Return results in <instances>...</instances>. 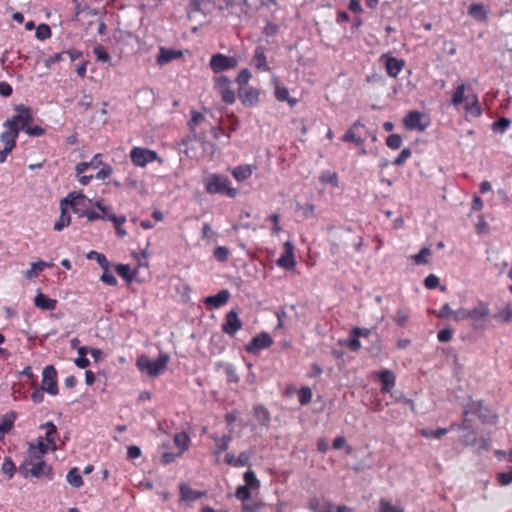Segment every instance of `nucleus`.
Returning <instances> with one entry per match:
<instances>
[{
	"mask_svg": "<svg viewBox=\"0 0 512 512\" xmlns=\"http://www.w3.org/2000/svg\"><path fill=\"white\" fill-rule=\"evenodd\" d=\"M94 206L96 208H98L100 216H101V220H103V221L113 222L118 217L117 215H115L113 213L111 207L103 205V202L101 200H97L94 203Z\"/></svg>",
	"mask_w": 512,
	"mask_h": 512,
	"instance_id": "e433bc0d",
	"label": "nucleus"
},
{
	"mask_svg": "<svg viewBox=\"0 0 512 512\" xmlns=\"http://www.w3.org/2000/svg\"><path fill=\"white\" fill-rule=\"evenodd\" d=\"M239 97L245 106H254L259 101V91L253 87L239 88Z\"/></svg>",
	"mask_w": 512,
	"mask_h": 512,
	"instance_id": "aec40b11",
	"label": "nucleus"
},
{
	"mask_svg": "<svg viewBox=\"0 0 512 512\" xmlns=\"http://www.w3.org/2000/svg\"><path fill=\"white\" fill-rule=\"evenodd\" d=\"M229 255H230V251L227 247L225 246H218L215 250H214V257L220 261V262H225L228 260L229 258Z\"/></svg>",
	"mask_w": 512,
	"mask_h": 512,
	"instance_id": "e2e57ef3",
	"label": "nucleus"
},
{
	"mask_svg": "<svg viewBox=\"0 0 512 512\" xmlns=\"http://www.w3.org/2000/svg\"><path fill=\"white\" fill-rule=\"evenodd\" d=\"M275 97L280 102L287 101L291 107L297 103V99L289 97V90L286 87L276 86Z\"/></svg>",
	"mask_w": 512,
	"mask_h": 512,
	"instance_id": "4c0bfd02",
	"label": "nucleus"
},
{
	"mask_svg": "<svg viewBox=\"0 0 512 512\" xmlns=\"http://www.w3.org/2000/svg\"><path fill=\"white\" fill-rule=\"evenodd\" d=\"M34 305L39 309L52 311L56 309L57 300L49 298L43 293H38L34 298Z\"/></svg>",
	"mask_w": 512,
	"mask_h": 512,
	"instance_id": "393cba45",
	"label": "nucleus"
},
{
	"mask_svg": "<svg viewBox=\"0 0 512 512\" xmlns=\"http://www.w3.org/2000/svg\"><path fill=\"white\" fill-rule=\"evenodd\" d=\"M378 379L382 384L381 391L390 393L396 383L395 374L389 369H384L378 373Z\"/></svg>",
	"mask_w": 512,
	"mask_h": 512,
	"instance_id": "412c9836",
	"label": "nucleus"
},
{
	"mask_svg": "<svg viewBox=\"0 0 512 512\" xmlns=\"http://www.w3.org/2000/svg\"><path fill=\"white\" fill-rule=\"evenodd\" d=\"M88 353V347L82 346L78 348V354L79 357L75 359V364L79 368H86L90 365V361L88 358H86V354Z\"/></svg>",
	"mask_w": 512,
	"mask_h": 512,
	"instance_id": "37998d69",
	"label": "nucleus"
},
{
	"mask_svg": "<svg viewBox=\"0 0 512 512\" xmlns=\"http://www.w3.org/2000/svg\"><path fill=\"white\" fill-rule=\"evenodd\" d=\"M238 65V60L235 57L232 56H226L221 53H216L212 55L210 58L209 66L211 70L218 74L223 71H227L230 69L236 68Z\"/></svg>",
	"mask_w": 512,
	"mask_h": 512,
	"instance_id": "9b49d317",
	"label": "nucleus"
},
{
	"mask_svg": "<svg viewBox=\"0 0 512 512\" xmlns=\"http://www.w3.org/2000/svg\"><path fill=\"white\" fill-rule=\"evenodd\" d=\"M412 151L410 148H404L400 154L394 159L393 165L395 166H403L405 162L411 157Z\"/></svg>",
	"mask_w": 512,
	"mask_h": 512,
	"instance_id": "603ef678",
	"label": "nucleus"
},
{
	"mask_svg": "<svg viewBox=\"0 0 512 512\" xmlns=\"http://www.w3.org/2000/svg\"><path fill=\"white\" fill-rule=\"evenodd\" d=\"M403 124L408 130L422 132L429 126V119L423 113L412 110L403 118Z\"/></svg>",
	"mask_w": 512,
	"mask_h": 512,
	"instance_id": "9d476101",
	"label": "nucleus"
},
{
	"mask_svg": "<svg viewBox=\"0 0 512 512\" xmlns=\"http://www.w3.org/2000/svg\"><path fill=\"white\" fill-rule=\"evenodd\" d=\"M174 444L179 448L178 455H182L189 448L190 438L187 433L180 432L174 435Z\"/></svg>",
	"mask_w": 512,
	"mask_h": 512,
	"instance_id": "c9c22d12",
	"label": "nucleus"
},
{
	"mask_svg": "<svg viewBox=\"0 0 512 512\" xmlns=\"http://www.w3.org/2000/svg\"><path fill=\"white\" fill-rule=\"evenodd\" d=\"M273 344L272 337L267 332H261L253 337L246 345V351L251 354H258L261 350L269 348Z\"/></svg>",
	"mask_w": 512,
	"mask_h": 512,
	"instance_id": "2eb2a0df",
	"label": "nucleus"
},
{
	"mask_svg": "<svg viewBox=\"0 0 512 512\" xmlns=\"http://www.w3.org/2000/svg\"><path fill=\"white\" fill-rule=\"evenodd\" d=\"M450 104L456 110L463 111L464 118L467 121L479 118L483 112L477 94L464 83L456 86L452 93Z\"/></svg>",
	"mask_w": 512,
	"mask_h": 512,
	"instance_id": "f257e3e1",
	"label": "nucleus"
},
{
	"mask_svg": "<svg viewBox=\"0 0 512 512\" xmlns=\"http://www.w3.org/2000/svg\"><path fill=\"white\" fill-rule=\"evenodd\" d=\"M116 272L118 273L119 276H121L123 279H125L128 282L133 280V275L130 272L129 265L118 264L116 266Z\"/></svg>",
	"mask_w": 512,
	"mask_h": 512,
	"instance_id": "052dcab7",
	"label": "nucleus"
},
{
	"mask_svg": "<svg viewBox=\"0 0 512 512\" xmlns=\"http://www.w3.org/2000/svg\"><path fill=\"white\" fill-rule=\"evenodd\" d=\"M129 157L136 167H145L148 163L154 161H158L159 163L163 162L156 151L142 147H133L129 153Z\"/></svg>",
	"mask_w": 512,
	"mask_h": 512,
	"instance_id": "0eeeda50",
	"label": "nucleus"
},
{
	"mask_svg": "<svg viewBox=\"0 0 512 512\" xmlns=\"http://www.w3.org/2000/svg\"><path fill=\"white\" fill-rule=\"evenodd\" d=\"M447 433L446 428H438V429H421L420 434L425 438H435L439 439Z\"/></svg>",
	"mask_w": 512,
	"mask_h": 512,
	"instance_id": "49530a36",
	"label": "nucleus"
},
{
	"mask_svg": "<svg viewBox=\"0 0 512 512\" xmlns=\"http://www.w3.org/2000/svg\"><path fill=\"white\" fill-rule=\"evenodd\" d=\"M15 111L16 114L7 119L3 126L16 128L19 133L21 130L25 131L27 126L32 123L33 114L31 108L23 104L16 105Z\"/></svg>",
	"mask_w": 512,
	"mask_h": 512,
	"instance_id": "39448f33",
	"label": "nucleus"
},
{
	"mask_svg": "<svg viewBox=\"0 0 512 512\" xmlns=\"http://www.w3.org/2000/svg\"><path fill=\"white\" fill-rule=\"evenodd\" d=\"M44 454H40L37 452V450L29 444L28 450H27V458L24 461V463H31L36 461H44L43 460Z\"/></svg>",
	"mask_w": 512,
	"mask_h": 512,
	"instance_id": "5fc2aeb1",
	"label": "nucleus"
},
{
	"mask_svg": "<svg viewBox=\"0 0 512 512\" xmlns=\"http://www.w3.org/2000/svg\"><path fill=\"white\" fill-rule=\"evenodd\" d=\"M455 427L457 428H462L464 429L466 432L462 435L461 437V443L464 445V446H472L476 443V440H477V432L476 430L473 428L472 426V423L471 422H468V423H464V419L462 420V423L459 424V425H456V424H451L450 425V429H454Z\"/></svg>",
	"mask_w": 512,
	"mask_h": 512,
	"instance_id": "a211bd4d",
	"label": "nucleus"
},
{
	"mask_svg": "<svg viewBox=\"0 0 512 512\" xmlns=\"http://www.w3.org/2000/svg\"><path fill=\"white\" fill-rule=\"evenodd\" d=\"M253 415L261 424H267L270 420L269 411L262 405L254 406Z\"/></svg>",
	"mask_w": 512,
	"mask_h": 512,
	"instance_id": "ea45409f",
	"label": "nucleus"
},
{
	"mask_svg": "<svg viewBox=\"0 0 512 512\" xmlns=\"http://www.w3.org/2000/svg\"><path fill=\"white\" fill-rule=\"evenodd\" d=\"M19 469L25 477H27L28 474L35 478L46 477L48 480H52L54 477L52 467L45 461L23 463Z\"/></svg>",
	"mask_w": 512,
	"mask_h": 512,
	"instance_id": "6e6552de",
	"label": "nucleus"
},
{
	"mask_svg": "<svg viewBox=\"0 0 512 512\" xmlns=\"http://www.w3.org/2000/svg\"><path fill=\"white\" fill-rule=\"evenodd\" d=\"M101 281L110 286H116L118 281L113 273L109 270V267L103 268V273L100 277Z\"/></svg>",
	"mask_w": 512,
	"mask_h": 512,
	"instance_id": "864d4df0",
	"label": "nucleus"
},
{
	"mask_svg": "<svg viewBox=\"0 0 512 512\" xmlns=\"http://www.w3.org/2000/svg\"><path fill=\"white\" fill-rule=\"evenodd\" d=\"M464 423L471 422L470 416H477L483 424L494 425L498 422V415L489 407L483 404V401L469 402L462 412Z\"/></svg>",
	"mask_w": 512,
	"mask_h": 512,
	"instance_id": "7ed1b4c3",
	"label": "nucleus"
},
{
	"mask_svg": "<svg viewBox=\"0 0 512 512\" xmlns=\"http://www.w3.org/2000/svg\"><path fill=\"white\" fill-rule=\"evenodd\" d=\"M203 496V493L197 490L191 489L185 484L180 485V499L182 501H196Z\"/></svg>",
	"mask_w": 512,
	"mask_h": 512,
	"instance_id": "473e14b6",
	"label": "nucleus"
},
{
	"mask_svg": "<svg viewBox=\"0 0 512 512\" xmlns=\"http://www.w3.org/2000/svg\"><path fill=\"white\" fill-rule=\"evenodd\" d=\"M53 263L46 261H37L31 264V268L25 272V277L28 279H33L38 276V273L43 271L45 268L52 267Z\"/></svg>",
	"mask_w": 512,
	"mask_h": 512,
	"instance_id": "f704fd0d",
	"label": "nucleus"
},
{
	"mask_svg": "<svg viewBox=\"0 0 512 512\" xmlns=\"http://www.w3.org/2000/svg\"><path fill=\"white\" fill-rule=\"evenodd\" d=\"M386 145L393 150L399 149L402 145V137L399 134H391L386 139Z\"/></svg>",
	"mask_w": 512,
	"mask_h": 512,
	"instance_id": "13d9d810",
	"label": "nucleus"
},
{
	"mask_svg": "<svg viewBox=\"0 0 512 512\" xmlns=\"http://www.w3.org/2000/svg\"><path fill=\"white\" fill-rule=\"evenodd\" d=\"M489 315V307L488 304L480 301L476 307H474L471 310H467L465 313L461 315V317L469 318L474 322H478L481 320H484ZM454 317L456 319L460 318V315L458 312L454 313Z\"/></svg>",
	"mask_w": 512,
	"mask_h": 512,
	"instance_id": "f3484780",
	"label": "nucleus"
},
{
	"mask_svg": "<svg viewBox=\"0 0 512 512\" xmlns=\"http://www.w3.org/2000/svg\"><path fill=\"white\" fill-rule=\"evenodd\" d=\"M243 323L239 318L238 312L235 309L226 313L224 321L221 325L223 333L234 337L236 333L242 329Z\"/></svg>",
	"mask_w": 512,
	"mask_h": 512,
	"instance_id": "f8f14e48",
	"label": "nucleus"
},
{
	"mask_svg": "<svg viewBox=\"0 0 512 512\" xmlns=\"http://www.w3.org/2000/svg\"><path fill=\"white\" fill-rule=\"evenodd\" d=\"M252 165H238L232 170V176L238 181L243 182L252 176Z\"/></svg>",
	"mask_w": 512,
	"mask_h": 512,
	"instance_id": "7c9ffc66",
	"label": "nucleus"
},
{
	"mask_svg": "<svg viewBox=\"0 0 512 512\" xmlns=\"http://www.w3.org/2000/svg\"><path fill=\"white\" fill-rule=\"evenodd\" d=\"M347 347L353 352H356L361 348L359 337L355 336L352 331L350 333L349 339L347 340Z\"/></svg>",
	"mask_w": 512,
	"mask_h": 512,
	"instance_id": "774afa93",
	"label": "nucleus"
},
{
	"mask_svg": "<svg viewBox=\"0 0 512 512\" xmlns=\"http://www.w3.org/2000/svg\"><path fill=\"white\" fill-rule=\"evenodd\" d=\"M2 472L7 475L8 479L13 478L16 472V466L10 457H6L2 464Z\"/></svg>",
	"mask_w": 512,
	"mask_h": 512,
	"instance_id": "de8ad7c7",
	"label": "nucleus"
},
{
	"mask_svg": "<svg viewBox=\"0 0 512 512\" xmlns=\"http://www.w3.org/2000/svg\"><path fill=\"white\" fill-rule=\"evenodd\" d=\"M70 208L67 205H62V199L60 200V216L58 220L54 223L55 231H62L64 228L68 227L71 223V214Z\"/></svg>",
	"mask_w": 512,
	"mask_h": 512,
	"instance_id": "5701e85b",
	"label": "nucleus"
},
{
	"mask_svg": "<svg viewBox=\"0 0 512 512\" xmlns=\"http://www.w3.org/2000/svg\"><path fill=\"white\" fill-rule=\"evenodd\" d=\"M169 360L170 357L166 353H161L156 360H151L148 356L141 355L137 358L136 366L140 372L156 377L166 369Z\"/></svg>",
	"mask_w": 512,
	"mask_h": 512,
	"instance_id": "20e7f679",
	"label": "nucleus"
},
{
	"mask_svg": "<svg viewBox=\"0 0 512 512\" xmlns=\"http://www.w3.org/2000/svg\"><path fill=\"white\" fill-rule=\"evenodd\" d=\"M251 489H249L247 486H244V485H240L236 488V491H235V497L242 501V502H245L247 500L250 499L251 497V492H250Z\"/></svg>",
	"mask_w": 512,
	"mask_h": 512,
	"instance_id": "6e6d98bb",
	"label": "nucleus"
},
{
	"mask_svg": "<svg viewBox=\"0 0 512 512\" xmlns=\"http://www.w3.org/2000/svg\"><path fill=\"white\" fill-rule=\"evenodd\" d=\"M204 189L208 194L226 195L235 198L238 190L231 185L230 179L224 174L211 173L203 179Z\"/></svg>",
	"mask_w": 512,
	"mask_h": 512,
	"instance_id": "f03ea898",
	"label": "nucleus"
},
{
	"mask_svg": "<svg viewBox=\"0 0 512 512\" xmlns=\"http://www.w3.org/2000/svg\"><path fill=\"white\" fill-rule=\"evenodd\" d=\"M252 63L259 70L269 71L270 68L266 62V56H265L263 47L257 46L255 48L254 54L252 57Z\"/></svg>",
	"mask_w": 512,
	"mask_h": 512,
	"instance_id": "cd10ccee",
	"label": "nucleus"
},
{
	"mask_svg": "<svg viewBox=\"0 0 512 512\" xmlns=\"http://www.w3.org/2000/svg\"><path fill=\"white\" fill-rule=\"evenodd\" d=\"M126 222V216H118L115 221H113V225L116 230V234L118 237L123 238L127 235V231L122 228V225Z\"/></svg>",
	"mask_w": 512,
	"mask_h": 512,
	"instance_id": "4d7b16f0",
	"label": "nucleus"
},
{
	"mask_svg": "<svg viewBox=\"0 0 512 512\" xmlns=\"http://www.w3.org/2000/svg\"><path fill=\"white\" fill-rule=\"evenodd\" d=\"M250 78V71L247 68L242 69L236 78V82L238 83L239 88H244V86L247 85V83L249 82Z\"/></svg>",
	"mask_w": 512,
	"mask_h": 512,
	"instance_id": "0e129e2a",
	"label": "nucleus"
},
{
	"mask_svg": "<svg viewBox=\"0 0 512 512\" xmlns=\"http://www.w3.org/2000/svg\"><path fill=\"white\" fill-rule=\"evenodd\" d=\"M16 418L17 413L15 411H10L4 416L0 423V439L13 428Z\"/></svg>",
	"mask_w": 512,
	"mask_h": 512,
	"instance_id": "2f4dec72",
	"label": "nucleus"
},
{
	"mask_svg": "<svg viewBox=\"0 0 512 512\" xmlns=\"http://www.w3.org/2000/svg\"><path fill=\"white\" fill-rule=\"evenodd\" d=\"M182 56V52L180 50L175 49H167L161 47L159 50V54L157 56V63L159 65H164L171 62L174 59H178Z\"/></svg>",
	"mask_w": 512,
	"mask_h": 512,
	"instance_id": "b1692460",
	"label": "nucleus"
},
{
	"mask_svg": "<svg viewBox=\"0 0 512 512\" xmlns=\"http://www.w3.org/2000/svg\"><path fill=\"white\" fill-rule=\"evenodd\" d=\"M210 438L216 445V454H220L221 452L226 451L232 441V437L230 435L218 436L216 434H212L210 435Z\"/></svg>",
	"mask_w": 512,
	"mask_h": 512,
	"instance_id": "72a5a7b5",
	"label": "nucleus"
},
{
	"mask_svg": "<svg viewBox=\"0 0 512 512\" xmlns=\"http://www.w3.org/2000/svg\"><path fill=\"white\" fill-rule=\"evenodd\" d=\"M66 478L68 483L75 488H80L84 483L82 476L80 475L79 470L76 467L69 470Z\"/></svg>",
	"mask_w": 512,
	"mask_h": 512,
	"instance_id": "58836bf2",
	"label": "nucleus"
},
{
	"mask_svg": "<svg viewBox=\"0 0 512 512\" xmlns=\"http://www.w3.org/2000/svg\"><path fill=\"white\" fill-rule=\"evenodd\" d=\"M87 258L95 259L102 269L106 268V267H110L109 261L107 260L106 256L102 253H99L96 251H90L87 254Z\"/></svg>",
	"mask_w": 512,
	"mask_h": 512,
	"instance_id": "8fccbe9b",
	"label": "nucleus"
},
{
	"mask_svg": "<svg viewBox=\"0 0 512 512\" xmlns=\"http://www.w3.org/2000/svg\"><path fill=\"white\" fill-rule=\"evenodd\" d=\"M40 429H44L46 431L43 439L51 445V452H55L57 450L56 439L58 436L56 425L53 422L48 421L41 424Z\"/></svg>",
	"mask_w": 512,
	"mask_h": 512,
	"instance_id": "4be33fe9",
	"label": "nucleus"
},
{
	"mask_svg": "<svg viewBox=\"0 0 512 512\" xmlns=\"http://www.w3.org/2000/svg\"><path fill=\"white\" fill-rule=\"evenodd\" d=\"M312 391L309 387H302L298 391V400L301 405H307L311 402Z\"/></svg>",
	"mask_w": 512,
	"mask_h": 512,
	"instance_id": "3c124183",
	"label": "nucleus"
},
{
	"mask_svg": "<svg viewBox=\"0 0 512 512\" xmlns=\"http://www.w3.org/2000/svg\"><path fill=\"white\" fill-rule=\"evenodd\" d=\"M230 298V292L227 289L220 290L216 295L205 298L204 303L210 309H217L225 305Z\"/></svg>",
	"mask_w": 512,
	"mask_h": 512,
	"instance_id": "6ab92c4d",
	"label": "nucleus"
},
{
	"mask_svg": "<svg viewBox=\"0 0 512 512\" xmlns=\"http://www.w3.org/2000/svg\"><path fill=\"white\" fill-rule=\"evenodd\" d=\"M93 53L95 54L96 58L100 62H108L110 61L111 57L105 50V48L101 45H97L93 49Z\"/></svg>",
	"mask_w": 512,
	"mask_h": 512,
	"instance_id": "680f3d73",
	"label": "nucleus"
},
{
	"mask_svg": "<svg viewBox=\"0 0 512 512\" xmlns=\"http://www.w3.org/2000/svg\"><path fill=\"white\" fill-rule=\"evenodd\" d=\"M342 141L351 142L356 144L357 146H361L364 143V139L355 134L352 128L348 129L345 134L342 136Z\"/></svg>",
	"mask_w": 512,
	"mask_h": 512,
	"instance_id": "09e8293b",
	"label": "nucleus"
},
{
	"mask_svg": "<svg viewBox=\"0 0 512 512\" xmlns=\"http://www.w3.org/2000/svg\"><path fill=\"white\" fill-rule=\"evenodd\" d=\"M245 485L249 489H257L260 487V481L256 478L255 473L252 470H247L244 473Z\"/></svg>",
	"mask_w": 512,
	"mask_h": 512,
	"instance_id": "c03bdc74",
	"label": "nucleus"
},
{
	"mask_svg": "<svg viewBox=\"0 0 512 512\" xmlns=\"http://www.w3.org/2000/svg\"><path fill=\"white\" fill-rule=\"evenodd\" d=\"M92 201L82 192L72 191L62 199V205H67L78 217H83Z\"/></svg>",
	"mask_w": 512,
	"mask_h": 512,
	"instance_id": "423d86ee",
	"label": "nucleus"
},
{
	"mask_svg": "<svg viewBox=\"0 0 512 512\" xmlns=\"http://www.w3.org/2000/svg\"><path fill=\"white\" fill-rule=\"evenodd\" d=\"M404 62L395 57H387L385 60L386 72L391 77H396L402 70Z\"/></svg>",
	"mask_w": 512,
	"mask_h": 512,
	"instance_id": "c85d7f7f",
	"label": "nucleus"
},
{
	"mask_svg": "<svg viewBox=\"0 0 512 512\" xmlns=\"http://www.w3.org/2000/svg\"><path fill=\"white\" fill-rule=\"evenodd\" d=\"M378 512H404L400 506L393 505L390 501L382 498L379 501Z\"/></svg>",
	"mask_w": 512,
	"mask_h": 512,
	"instance_id": "a18cd8bd",
	"label": "nucleus"
},
{
	"mask_svg": "<svg viewBox=\"0 0 512 512\" xmlns=\"http://www.w3.org/2000/svg\"><path fill=\"white\" fill-rule=\"evenodd\" d=\"M203 120H204L203 114L193 110V111H191V119L189 120L188 125L191 130H194L195 127L198 124H200Z\"/></svg>",
	"mask_w": 512,
	"mask_h": 512,
	"instance_id": "338daca9",
	"label": "nucleus"
},
{
	"mask_svg": "<svg viewBox=\"0 0 512 512\" xmlns=\"http://www.w3.org/2000/svg\"><path fill=\"white\" fill-rule=\"evenodd\" d=\"M430 255H431L430 249L427 247H424L417 254L412 255L411 258L413 259V261L416 265H424L429 262Z\"/></svg>",
	"mask_w": 512,
	"mask_h": 512,
	"instance_id": "79ce46f5",
	"label": "nucleus"
},
{
	"mask_svg": "<svg viewBox=\"0 0 512 512\" xmlns=\"http://www.w3.org/2000/svg\"><path fill=\"white\" fill-rule=\"evenodd\" d=\"M41 388L51 395L58 394L57 371L54 366L48 365L43 369Z\"/></svg>",
	"mask_w": 512,
	"mask_h": 512,
	"instance_id": "4468645a",
	"label": "nucleus"
},
{
	"mask_svg": "<svg viewBox=\"0 0 512 512\" xmlns=\"http://www.w3.org/2000/svg\"><path fill=\"white\" fill-rule=\"evenodd\" d=\"M5 131L0 135V140L4 144V147H8L9 149H14L16 146V140L18 138V129L5 127Z\"/></svg>",
	"mask_w": 512,
	"mask_h": 512,
	"instance_id": "a878e982",
	"label": "nucleus"
},
{
	"mask_svg": "<svg viewBox=\"0 0 512 512\" xmlns=\"http://www.w3.org/2000/svg\"><path fill=\"white\" fill-rule=\"evenodd\" d=\"M65 51H62L60 53H55L48 58L45 59L44 64L47 68H51V66L55 63H58L60 61H63L65 59Z\"/></svg>",
	"mask_w": 512,
	"mask_h": 512,
	"instance_id": "69168bd1",
	"label": "nucleus"
},
{
	"mask_svg": "<svg viewBox=\"0 0 512 512\" xmlns=\"http://www.w3.org/2000/svg\"><path fill=\"white\" fill-rule=\"evenodd\" d=\"M492 318L499 323H510L512 322V304L511 302L505 303V305L492 315Z\"/></svg>",
	"mask_w": 512,
	"mask_h": 512,
	"instance_id": "bb28decb",
	"label": "nucleus"
},
{
	"mask_svg": "<svg viewBox=\"0 0 512 512\" xmlns=\"http://www.w3.org/2000/svg\"><path fill=\"white\" fill-rule=\"evenodd\" d=\"M496 457L498 459L504 458L508 463V471L498 472L496 474V481L501 486L510 485L512 483V447L508 451H496Z\"/></svg>",
	"mask_w": 512,
	"mask_h": 512,
	"instance_id": "ddd939ff",
	"label": "nucleus"
},
{
	"mask_svg": "<svg viewBox=\"0 0 512 512\" xmlns=\"http://www.w3.org/2000/svg\"><path fill=\"white\" fill-rule=\"evenodd\" d=\"M511 121L506 117H500L491 124V130L503 134L510 126Z\"/></svg>",
	"mask_w": 512,
	"mask_h": 512,
	"instance_id": "a19ab883",
	"label": "nucleus"
},
{
	"mask_svg": "<svg viewBox=\"0 0 512 512\" xmlns=\"http://www.w3.org/2000/svg\"><path fill=\"white\" fill-rule=\"evenodd\" d=\"M214 89L220 94L222 101L228 105L236 101V95L231 88V81L224 75L216 76L213 78Z\"/></svg>",
	"mask_w": 512,
	"mask_h": 512,
	"instance_id": "1a4fd4ad",
	"label": "nucleus"
},
{
	"mask_svg": "<svg viewBox=\"0 0 512 512\" xmlns=\"http://www.w3.org/2000/svg\"><path fill=\"white\" fill-rule=\"evenodd\" d=\"M30 445H32L40 454L45 455L49 451H51V445L48 442H46L42 437H40L37 440V443H30Z\"/></svg>",
	"mask_w": 512,
	"mask_h": 512,
	"instance_id": "bf43d9fd",
	"label": "nucleus"
},
{
	"mask_svg": "<svg viewBox=\"0 0 512 512\" xmlns=\"http://www.w3.org/2000/svg\"><path fill=\"white\" fill-rule=\"evenodd\" d=\"M283 249V254L277 259L276 264L283 269L292 270L296 265L294 246L287 241L284 243Z\"/></svg>",
	"mask_w": 512,
	"mask_h": 512,
	"instance_id": "dca6fc26",
	"label": "nucleus"
},
{
	"mask_svg": "<svg viewBox=\"0 0 512 512\" xmlns=\"http://www.w3.org/2000/svg\"><path fill=\"white\" fill-rule=\"evenodd\" d=\"M468 14L473 19L484 22L487 20V9L483 4L473 3L469 6Z\"/></svg>",
	"mask_w": 512,
	"mask_h": 512,
	"instance_id": "c756f323",
	"label": "nucleus"
}]
</instances>
